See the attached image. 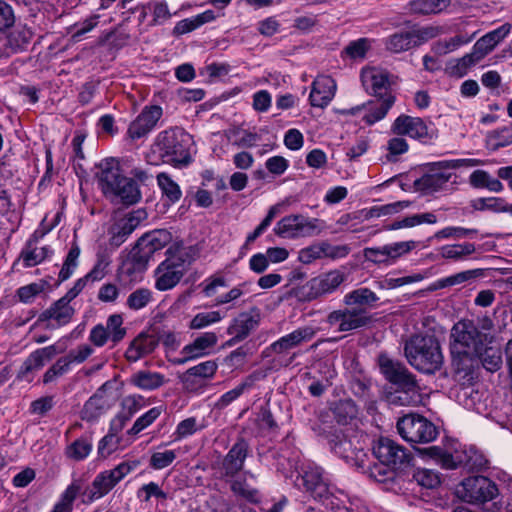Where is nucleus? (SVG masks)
I'll return each instance as SVG.
<instances>
[{
	"label": "nucleus",
	"mask_w": 512,
	"mask_h": 512,
	"mask_svg": "<svg viewBox=\"0 0 512 512\" xmlns=\"http://www.w3.org/2000/svg\"><path fill=\"white\" fill-rule=\"evenodd\" d=\"M302 485L318 501L327 508L339 512H369L363 501L358 497H349L342 491H332L323 471L318 466L309 465L301 475Z\"/></svg>",
	"instance_id": "nucleus-1"
},
{
	"label": "nucleus",
	"mask_w": 512,
	"mask_h": 512,
	"mask_svg": "<svg viewBox=\"0 0 512 512\" xmlns=\"http://www.w3.org/2000/svg\"><path fill=\"white\" fill-rule=\"evenodd\" d=\"M98 182L103 194L112 202L133 205L141 199L136 181L122 175L119 161L115 158L100 162Z\"/></svg>",
	"instance_id": "nucleus-2"
},
{
	"label": "nucleus",
	"mask_w": 512,
	"mask_h": 512,
	"mask_svg": "<svg viewBox=\"0 0 512 512\" xmlns=\"http://www.w3.org/2000/svg\"><path fill=\"white\" fill-rule=\"evenodd\" d=\"M494 336L482 333L471 320H460L454 324L450 334L453 365L458 371L469 366L473 355L480 351L481 344H492Z\"/></svg>",
	"instance_id": "nucleus-3"
},
{
	"label": "nucleus",
	"mask_w": 512,
	"mask_h": 512,
	"mask_svg": "<svg viewBox=\"0 0 512 512\" xmlns=\"http://www.w3.org/2000/svg\"><path fill=\"white\" fill-rule=\"evenodd\" d=\"M195 259L191 246L174 244L167 250V257L154 271L155 288L158 291L173 289L183 278Z\"/></svg>",
	"instance_id": "nucleus-4"
},
{
	"label": "nucleus",
	"mask_w": 512,
	"mask_h": 512,
	"mask_svg": "<svg viewBox=\"0 0 512 512\" xmlns=\"http://www.w3.org/2000/svg\"><path fill=\"white\" fill-rule=\"evenodd\" d=\"M405 355L415 369L427 374L439 370L443 363L440 345L433 336H413L405 345Z\"/></svg>",
	"instance_id": "nucleus-5"
},
{
	"label": "nucleus",
	"mask_w": 512,
	"mask_h": 512,
	"mask_svg": "<svg viewBox=\"0 0 512 512\" xmlns=\"http://www.w3.org/2000/svg\"><path fill=\"white\" fill-rule=\"evenodd\" d=\"M190 144L191 136L181 128H174L158 134L154 149L164 162L180 166L191 161Z\"/></svg>",
	"instance_id": "nucleus-6"
},
{
	"label": "nucleus",
	"mask_w": 512,
	"mask_h": 512,
	"mask_svg": "<svg viewBox=\"0 0 512 512\" xmlns=\"http://www.w3.org/2000/svg\"><path fill=\"white\" fill-rule=\"evenodd\" d=\"M139 466V461H124L113 469L100 472L90 487L82 492V502L92 503L107 495L122 479Z\"/></svg>",
	"instance_id": "nucleus-7"
},
{
	"label": "nucleus",
	"mask_w": 512,
	"mask_h": 512,
	"mask_svg": "<svg viewBox=\"0 0 512 512\" xmlns=\"http://www.w3.org/2000/svg\"><path fill=\"white\" fill-rule=\"evenodd\" d=\"M325 223L303 214H290L280 219L273 228L274 233L283 239H299L319 235Z\"/></svg>",
	"instance_id": "nucleus-8"
},
{
	"label": "nucleus",
	"mask_w": 512,
	"mask_h": 512,
	"mask_svg": "<svg viewBox=\"0 0 512 512\" xmlns=\"http://www.w3.org/2000/svg\"><path fill=\"white\" fill-rule=\"evenodd\" d=\"M399 435L412 444H426L434 441L438 435L437 427L426 417L409 413L397 421Z\"/></svg>",
	"instance_id": "nucleus-9"
},
{
	"label": "nucleus",
	"mask_w": 512,
	"mask_h": 512,
	"mask_svg": "<svg viewBox=\"0 0 512 512\" xmlns=\"http://www.w3.org/2000/svg\"><path fill=\"white\" fill-rule=\"evenodd\" d=\"M499 494L497 485L485 476L465 478L456 488V495L469 504L481 505L492 501Z\"/></svg>",
	"instance_id": "nucleus-10"
},
{
	"label": "nucleus",
	"mask_w": 512,
	"mask_h": 512,
	"mask_svg": "<svg viewBox=\"0 0 512 512\" xmlns=\"http://www.w3.org/2000/svg\"><path fill=\"white\" fill-rule=\"evenodd\" d=\"M345 276L339 270H331L307 281L295 288L293 295L302 302H309L334 292L344 281Z\"/></svg>",
	"instance_id": "nucleus-11"
},
{
	"label": "nucleus",
	"mask_w": 512,
	"mask_h": 512,
	"mask_svg": "<svg viewBox=\"0 0 512 512\" xmlns=\"http://www.w3.org/2000/svg\"><path fill=\"white\" fill-rule=\"evenodd\" d=\"M379 367L388 381L398 385L405 392L415 393L417 391L414 377L400 362L394 361L387 355L382 354L379 356Z\"/></svg>",
	"instance_id": "nucleus-12"
},
{
	"label": "nucleus",
	"mask_w": 512,
	"mask_h": 512,
	"mask_svg": "<svg viewBox=\"0 0 512 512\" xmlns=\"http://www.w3.org/2000/svg\"><path fill=\"white\" fill-rule=\"evenodd\" d=\"M396 77L380 67H366L361 71V81L365 90L380 98L388 93V89L396 83Z\"/></svg>",
	"instance_id": "nucleus-13"
},
{
	"label": "nucleus",
	"mask_w": 512,
	"mask_h": 512,
	"mask_svg": "<svg viewBox=\"0 0 512 512\" xmlns=\"http://www.w3.org/2000/svg\"><path fill=\"white\" fill-rule=\"evenodd\" d=\"M218 338L214 332H205L196 337L193 342L185 345L179 357L170 358L174 365H183L189 361L207 356L217 344Z\"/></svg>",
	"instance_id": "nucleus-14"
},
{
	"label": "nucleus",
	"mask_w": 512,
	"mask_h": 512,
	"mask_svg": "<svg viewBox=\"0 0 512 512\" xmlns=\"http://www.w3.org/2000/svg\"><path fill=\"white\" fill-rule=\"evenodd\" d=\"M373 452L381 463L392 468L401 467L410 461L408 451L390 438H380L373 447Z\"/></svg>",
	"instance_id": "nucleus-15"
},
{
	"label": "nucleus",
	"mask_w": 512,
	"mask_h": 512,
	"mask_svg": "<svg viewBox=\"0 0 512 512\" xmlns=\"http://www.w3.org/2000/svg\"><path fill=\"white\" fill-rule=\"evenodd\" d=\"M392 131L397 135H407L411 138L427 142L434 137V129L419 117L400 115L392 124Z\"/></svg>",
	"instance_id": "nucleus-16"
},
{
	"label": "nucleus",
	"mask_w": 512,
	"mask_h": 512,
	"mask_svg": "<svg viewBox=\"0 0 512 512\" xmlns=\"http://www.w3.org/2000/svg\"><path fill=\"white\" fill-rule=\"evenodd\" d=\"M469 447L456 449L453 453L443 450L441 447L432 446L419 450L421 455H426L434 459L441 467L445 469H456L459 467L466 468V460H468Z\"/></svg>",
	"instance_id": "nucleus-17"
},
{
	"label": "nucleus",
	"mask_w": 512,
	"mask_h": 512,
	"mask_svg": "<svg viewBox=\"0 0 512 512\" xmlns=\"http://www.w3.org/2000/svg\"><path fill=\"white\" fill-rule=\"evenodd\" d=\"M162 116L159 106L145 107L142 112L131 122L128 134L132 139H139L150 133Z\"/></svg>",
	"instance_id": "nucleus-18"
},
{
	"label": "nucleus",
	"mask_w": 512,
	"mask_h": 512,
	"mask_svg": "<svg viewBox=\"0 0 512 512\" xmlns=\"http://www.w3.org/2000/svg\"><path fill=\"white\" fill-rule=\"evenodd\" d=\"M336 89L337 85L333 78L326 75L318 76L312 83L310 104L313 107H326L334 98Z\"/></svg>",
	"instance_id": "nucleus-19"
},
{
	"label": "nucleus",
	"mask_w": 512,
	"mask_h": 512,
	"mask_svg": "<svg viewBox=\"0 0 512 512\" xmlns=\"http://www.w3.org/2000/svg\"><path fill=\"white\" fill-rule=\"evenodd\" d=\"M316 334V329L310 326L300 327L291 333L282 336L270 346L274 353H285L303 342L310 341Z\"/></svg>",
	"instance_id": "nucleus-20"
},
{
	"label": "nucleus",
	"mask_w": 512,
	"mask_h": 512,
	"mask_svg": "<svg viewBox=\"0 0 512 512\" xmlns=\"http://www.w3.org/2000/svg\"><path fill=\"white\" fill-rule=\"evenodd\" d=\"M441 163L442 161L433 163L429 173L420 179V184L424 189L430 191L441 190L453 176L455 177L453 168L442 167Z\"/></svg>",
	"instance_id": "nucleus-21"
},
{
	"label": "nucleus",
	"mask_w": 512,
	"mask_h": 512,
	"mask_svg": "<svg viewBox=\"0 0 512 512\" xmlns=\"http://www.w3.org/2000/svg\"><path fill=\"white\" fill-rule=\"evenodd\" d=\"M511 31L509 24H504L497 29L482 36L473 46V53L481 61L488 55L498 43H500Z\"/></svg>",
	"instance_id": "nucleus-22"
},
{
	"label": "nucleus",
	"mask_w": 512,
	"mask_h": 512,
	"mask_svg": "<svg viewBox=\"0 0 512 512\" xmlns=\"http://www.w3.org/2000/svg\"><path fill=\"white\" fill-rule=\"evenodd\" d=\"M248 455V444L244 440L237 441L225 456L222 467L225 476L234 477L242 470Z\"/></svg>",
	"instance_id": "nucleus-23"
},
{
	"label": "nucleus",
	"mask_w": 512,
	"mask_h": 512,
	"mask_svg": "<svg viewBox=\"0 0 512 512\" xmlns=\"http://www.w3.org/2000/svg\"><path fill=\"white\" fill-rule=\"evenodd\" d=\"M217 368L218 365L214 360L201 362L183 373L181 381L186 389L193 390L198 384L197 379L206 380L213 378Z\"/></svg>",
	"instance_id": "nucleus-24"
},
{
	"label": "nucleus",
	"mask_w": 512,
	"mask_h": 512,
	"mask_svg": "<svg viewBox=\"0 0 512 512\" xmlns=\"http://www.w3.org/2000/svg\"><path fill=\"white\" fill-rule=\"evenodd\" d=\"M110 407V400L105 395V391L102 387L84 404L82 409V419L93 422L105 414Z\"/></svg>",
	"instance_id": "nucleus-25"
},
{
	"label": "nucleus",
	"mask_w": 512,
	"mask_h": 512,
	"mask_svg": "<svg viewBox=\"0 0 512 512\" xmlns=\"http://www.w3.org/2000/svg\"><path fill=\"white\" fill-rule=\"evenodd\" d=\"M38 236L34 233L27 241L21 252V259L25 267H33L49 258L53 251L49 246H37Z\"/></svg>",
	"instance_id": "nucleus-26"
},
{
	"label": "nucleus",
	"mask_w": 512,
	"mask_h": 512,
	"mask_svg": "<svg viewBox=\"0 0 512 512\" xmlns=\"http://www.w3.org/2000/svg\"><path fill=\"white\" fill-rule=\"evenodd\" d=\"M57 353L55 345L35 350L22 364L20 375L26 377L27 374L41 369L45 363L51 360Z\"/></svg>",
	"instance_id": "nucleus-27"
},
{
	"label": "nucleus",
	"mask_w": 512,
	"mask_h": 512,
	"mask_svg": "<svg viewBox=\"0 0 512 512\" xmlns=\"http://www.w3.org/2000/svg\"><path fill=\"white\" fill-rule=\"evenodd\" d=\"M394 103L395 96L386 95L385 97L380 98L375 102H369L365 104L367 106V111L363 115V120L366 124L373 125L374 123L385 118Z\"/></svg>",
	"instance_id": "nucleus-28"
},
{
	"label": "nucleus",
	"mask_w": 512,
	"mask_h": 512,
	"mask_svg": "<svg viewBox=\"0 0 512 512\" xmlns=\"http://www.w3.org/2000/svg\"><path fill=\"white\" fill-rule=\"evenodd\" d=\"M70 302L64 297L60 298L42 314V317L54 321L57 326L69 323L74 315V309Z\"/></svg>",
	"instance_id": "nucleus-29"
},
{
	"label": "nucleus",
	"mask_w": 512,
	"mask_h": 512,
	"mask_svg": "<svg viewBox=\"0 0 512 512\" xmlns=\"http://www.w3.org/2000/svg\"><path fill=\"white\" fill-rule=\"evenodd\" d=\"M129 383L138 389L150 391L161 387L165 383V376L159 372L140 370L130 376Z\"/></svg>",
	"instance_id": "nucleus-30"
},
{
	"label": "nucleus",
	"mask_w": 512,
	"mask_h": 512,
	"mask_svg": "<svg viewBox=\"0 0 512 512\" xmlns=\"http://www.w3.org/2000/svg\"><path fill=\"white\" fill-rule=\"evenodd\" d=\"M156 347V341L146 335H140L132 341L126 350L125 356L128 361L136 362L142 357L152 353Z\"/></svg>",
	"instance_id": "nucleus-31"
},
{
	"label": "nucleus",
	"mask_w": 512,
	"mask_h": 512,
	"mask_svg": "<svg viewBox=\"0 0 512 512\" xmlns=\"http://www.w3.org/2000/svg\"><path fill=\"white\" fill-rule=\"evenodd\" d=\"M82 490V480L74 479L61 494L60 499L55 504L52 512H72L73 503Z\"/></svg>",
	"instance_id": "nucleus-32"
},
{
	"label": "nucleus",
	"mask_w": 512,
	"mask_h": 512,
	"mask_svg": "<svg viewBox=\"0 0 512 512\" xmlns=\"http://www.w3.org/2000/svg\"><path fill=\"white\" fill-rule=\"evenodd\" d=\"M479 350L480 351L473 355V358H479L486 370L495 372L500 369L502 365V353L499 347H494L490 344H481Z\"/></svg>",
	"instance_id": "nucleus-33"
},
{
	"label": "nucleus",
	"mask_w": 512,
	"mask_h": 512,
	"mask_svg": "<svg viewBox=\"0 0 512 512\" xmlns=\"http://www.w3.org/2000/svg\"><path fill=\"white\" fill-rule=\"evenodd\" d=\"M258 326V320L248 314L243 313L239 315L229 327V333L234 335L236 339H245L256 327Z\"/></svg>",
	"instance_id": "nucleus-34"
},
{
	"label": "nucleus",
	"mask_w": 512,
	"mask_h": 512,
	"mask_svg": "<svg viewBox=\"0 0 512 512\" xmlns=\"http://www.w3.org/2000/svg\"><path fill=\"white\" fill-rule=\"evenodd\" d=\"M133 232L132 226L127 224L122 217L115 219L108 229V242L113 248L121 246Z\"/></svg>",
	"instance_id": "nucleus-35"
},
{
	"label": "nucleus",
	"mask_w": 512,
	"mask_h": 512,
	"mask_svg": "<svg viewBox=\"0 0 512 512\" xmlns=\"http://www.w3.org/2000/svg\"><path fill=\"white\" fill-rule=\"evenodd\" d=\"M369 318L364 309H344V318L342 324L338 327L341 332L360 328L368 322Z\"/></svg>",
	"instance_id": "nucleus-36"
},
{
	"label": "nucleus",
	"mask_w": 512,
	"mask_h": 512,
	"mask_svg": "<svg viewBox=\"0 0 512 512\" xmlns=\"http://www.w3.org/2000/svg\"><path fill=\"white\" fill-rule=\"evenodd\" d=\"M379 300V297L368 288H359L347 293L344 296V303L347 306H373L375 302Z\"/></svg>",
	"instance_id": "nucleus-37"
},
{
	"label": "nucleus",
	"mask_w": 512,
	"mask_h": 512,
	"mask_svg": "<svg viewBox=\"0 0 512 512\" xmlns=\"http://www.w3.org/2000/svg\"><path fill=\"white\" fill-rule=\"evenodd\" d=\"M480 60L474 55L473 51L464 55L462 58L451 60L446 67L449 75L461 78L465 76L469 69Z\"/></svg>",
	"instance_id": "nucleus-38"
},
{
	"label": "nucleus",
	"mask_w": 512,
	"mask_h": 512,
	"mask_svg": "<svg viewBox=\"0 0 512 512\" xmlns=\"http://www.w3.org/2000/svg\"><path fill=\"white\" fill-rule=\"evenodd\" d=\"M449 4L450 0H411L409 8L418 14H436L445 10Z\"/></svg>",
	"instance_id": "nucleus-39"
},
{
	"label": "nucleus",
	"mask_w": 512,
	"mask_h": 512,
	"mask_svg": "<svg viewBox=\"0 0 512 512\" xmlns=\"http://www.w3.org/2000/svg\"><path fill=\"white\" fill-rule=\"evenodd\" d=\"M171 240V234L165 229L154 230L141 238V245L146 246L149 252L164 248Z\"/></svg>",
	"instance_id": "nucleus-40"
},
{
	"label": "nucleus",
	"mask_w": 512,
	"mask_h": 512,
	"mask_svg": "<svg viewBox=\"0 0 512 512\" xmlns=\"http://www.w3.org/2000/svg\"><path fill=\"white\" fill-rule=\"evenodd\" d=\"M386 49L392 53H401L414 47L410 31L399 32L385 40Z\"/></svg>",
	"instance_id": "nucleus-41"
},
{
	"label": "nucleus",
	"mask_w": 512,
	"mask_h": 512,
	"mask_svg": "<svg viewBox=\"0 0 512 512\" xmlns=\"http://www.w3.org/2000/svg\"><path fill=\"white\" fill-rule=\"evenodd\" d=\"M153 295L152 290L149 288H138L129 294L126 300V305L131 310H141L153 302Z\"/></svg>",
	"instance_id": "nucleus-42"
},
{
	"label": "nucleus",
	"mask_w": 512,
	"mask_h": 512,
	"mask_svg": "<svg viewBox=\"0 0 512 512\" xmlns=\"http://www.w3.org/2000/svg\"><path fill=\"white\" fill-rule=\"evenodd\" d=\"M246 477H249L251 480H255V476L253 474L245 473V479H235L232 481L231 489L235 494L240 495L251 502H256L259 499V492L247 482Z\"/></svg>",
	"instance_id": "nucleus-43"
},
{
	"label": "nucleus",
	"mask_w": 512,
	"mask_h": 512,
	"mask_svg": "<svg viewBox=\"0 0 512 512\" xmlns=\"http://www.w3.org/2000/svg\"><path fill=\"white\" fill-rule=\"evenodd\" d=\"M157 183L163 195H165L170 202L175 203L181 198L182 192L179 185L172 180L168 174H158Z\"/></svg>",
	"instance_id": "nucleus-44"
},
{
	"label": "nucleus",
	"mask_w": 512,
	"mask_h": 512,
	"mask_svg": "<svg viewBox=\"0 0 512 512\" xmlns=\"http://www.w3.org/2000/svg\"><path fill=\"white\" fill-rule=\"evenodd\" d=\"M204 428V421L199 422L195 417H188L178 423L173 436L175 437V440H182Z\"/></svg>",
	"instance_id": "nucleus-45"
},
{
	"label": "nucleus",
	"mask_w": 512,
	"mask_h": 512,
	"mask_svg": "<svg viewBox=\"0 0 512 512\" xmlns=\"http://www.w3.org/2000/svg\"><path fill=\"white\" fill-rule=\"evenodd\" d=\"M413 480L421 487L426 489L436 488L441 480L438 472L432 469L417 468L413 473Z\"/></svg>",
	"instance_id": "nucleus-46"
},
{
	"label": "nucleus",
	"mask_w": 512,
	"mask_h": 512,
	"mask_svg": "<svg viewBox=\"0 0 512 512\" xmlns=\"http://www.w3.org/2000/svg\"><path fill=\"white\" fill-rule=\"evenodd\" d=\"M91 450V441L86 438H80L66 448V456L74 461H81L89 456Z\"/></svg>",
	"instance_id": "nucleus-47"
},
{
	"label": "nucleus",
	"mask_w": 512,
	"mask_h": 512,
	"mask_svg": "<svg viewBox=\"0 0 512 512\" xmlns=\"http://www.w3.org/2000/svg\"><path fill=\"white\" fill-rule=\"evenodd\" d=\"M177 458V452L175 450L164 449L160 447L153 451L149 460V465L154 470H162L170 466Z\"/></svg>",
	"instance_id": "nucleus-48"
},
{
	"label": "nucleus",
	"mask_w": 512,
	"mask_h": 512,
	"mask_svg": "<svg viewBox=\"0 0 512 512\" xmlns=\"http://www.w3.org/2000/svg\"><path fill=\"white\" fill-rule=\"evenodd\" d=\"M162 412L163 408L161 406L151 408L137 418L133 426L128 430V433L131 435L140 433L142 430L150 426L162 414Z\"/></svg>",
	"instance_id": "nucleus-49"
},
{
	"label": "nucleus",
	"mask_w": 512,
	"mask_h": 512,
	"mask_svg": "<svg viewBox=\"0 0 512 512\" xmlns=\"http://www.w3.org/2000/svg\"><path fill=\"white\" fill-rule=\"evenodd\" d=\"M79 256L80 248L77 245L71 247L59 272V280L61 282L66 281L73 275L78 266Z\"/></svg>",
	"instance_id": "nucleus-50"
},
{
	"label": "nucleus",
	"mask_w": 512,
	"mask_h": 512,
	"mask_svg": "<svg viewBox=\"0 0 512 512\" xmlns=\"http://www.w3.org/2000/svg\"><path fill=\"white\" fill-rule=\"evenodd\" d=\"M79 256L80 248L77 245L71 247L59 272V280L61 282L66 281L73 275L78 266Z\"/></svg>",
	"instance_id": "nucleus-51"
},
{
	"label": "nucleus",
	"mask_w": 512,
	"mask_h": 512,
	"mask_svg": "<svg viewBox=\"0 0 512 512\" xmlns=\"http://www.w3.org/2000/svg\"><path fill=\"white\" fill-rule=\"evenodd\" d=\"M110 340L117 344L126 335V329L123 327V318L119 314L110 315L106 321V326Z\"/></svg>",
	"instance_id": "nucleus-52"
},
{
	"label": "nucleus",
	"mask_w": 512,
	"mask_h": 512,
	"mask_svg": "<svg viewBox=\"0 0 512 512\" xmlns=\"http://www.w3.org/2000/svg\"><path fill=\"white\" fill-rule=\"evenodd\" d=\"M223 316L219 311L201 312L196 314L189 323V328L200 330L222 320Z\"/></svg>",
	"instance_id": "nucleus-53"
},
{
	"label": "nucleus",
	"mask_w": 512,
	"mask_h": 512,
	"mask_svg": "<svg viewBox=\"0 0 512 512\" xmlns=\"http://www.w3.org/2000/svg\"><path fill=\"white\" fill-rule=\"evenodd\" d=\"M326 242L314 243L299 251L298 259L303 264H310L325 257Z\"/></svg>",
	"instance_id": "nucleus-54"
},
{
	"label": "nucleus",
	"mask_w": 512,
	"mask_h": 512,
	"mask_svg": "<svg viewBox=\"0 0 512 512\" xmlns=\"http://www.w3.org/2000/svg\"><path fill=\"white\" fill-rule=\"evenodd\" d=\"M417 242L414 240L400 241L395 243L386 244V254L389 257L390 263L395 262L398 258L408 254L416 248Z\"/></svg>",
	"instance_id": "nucleus-55"
},
{
	"label": "nucleus",
	"mask_w": 512,
	"mask_h": 512,
	"mask_svg": "<svg viewBox=\"0 0 512 512\" xmlns=\"http://www.w3.org/2000/svg\"><path fill=\"white\" fill-rule=\"evenodd\" d=\"M333 412L339 423L346 424L357 415V408L351 400H340L335 404Z\"/></svg>",
	"instance_id": "nucleus-56"
},
{
	"label": "nucleus",
	"mask_w": 512,
	"mask_h": 512,
	"mask_svg": "<svg viewBox=\"0 0 512 512\" xmlns=\"http://www.w3.org/2000/svg\"><path fill=\"white\" fill-rule=\"evenodd\" d=\"M136 495L141 502H149L153 497L158 500L167 499V493L156 482L144 484L138 489Z\"/></svg>",
	"instance_id": "nucleus-57"
},
{
	"label": "nucleus",
	"mask_w": 512,
	"mask_h": 512,
	"mask_svg": "<svg viewBox=\"0 0 512 512\" xmlns=\"http://www.w3.org/2000/svg\"><path fill=\"white\" fill-rule=\"evenodd\" d=\"M126 445H121V439L117 435L107 434L98 444V454L102 458H108L119 449H123Z\"/></svg>",
	"instance_id": "nucleus-58"
},
{
	"label": "nucleus",
	"mask_w": 512,
	"mask_h": 512,
	"mask_svg": "<svg viewBox=\"0 0 512 512\" xmlns=\"http://www.w3.org/2000/svg\"><path fill=\"white\" fill-rule=\"evenodd\" d=\"M153 14V24L160 25L171 18L168 4L165 0H155L147 4Z\"/></svg>",
	"instance_id": "nucleus-59"
},
{
	"label": "nucleus",
	"mask_w": 512,
	"mask_h": 512,
	"mask_svg": "<svg viewBox=\"0 0 512 512\" xmlns=\"http://www.w3.org/2000/svg\"><path fill=\"white\" fill-rule=\"evenodd\" d=\"M32 32L27 27H17L8 35V43L14 50L22 49L29 43Z\"/></svg>",
	"instance_id": "nucleus-60"
},
{
	"label": "nucleus",
	"mask_w": 512,
	"mask_h": 512,
	"mask_svg": "<svg viewBox=\"0 0 512 512\" xmlns=\"http://www.w3.org/2000/svg\"><path fill=\"white\" fill-rule=\"evenodd\" d=\"M471 40H472V37L456 35L454 37H451L448 40L439 42L435 47V51L438 54H447V53L455 51L462 45L468 44L469 42H471Z\"/></svg>",
	"instance_id": "nucleus-61"
},
{
	"label": "nucleus",
	"mask_w": 512,
	"mask_h": 512,
	"mask_svg": "<svg viewBox=\"0 0 512 512\" xmlns=\"http://www.w3.org/2000/svg\"><path fill=\"white\" fill-rule=\"evenodd\" d=\"M477 230L475 229H467L463 227H454L449 226L445 227L439 231H437L434 235L436 239H447V238H454V239H461L464 237L471 236L473 234H476Z\"/></svg>",
	"instance_id": "nucleus-62"
},
{
	"label": "nucleus",
	"mask_w": 512,
	"mask_h": 512,
	"mask_svg": "<svg viewBox=\"0 0 512 512\" xmlns=\"http://www.w3.org/2000/svg\"><path fill=\"white\" fill-rule=\"evenodd\" d=\"M468 460H466V469L482 470L487 467L488 460L485 455L475 447H469Z\"/></svg>",
	"instance_id": "nucleus-63"
},
{
	"label": "nucleus",
	"mask_w": 512,
	"mask_h": 512,
	"mask_svg": "<svg viewBox=\"0 0 512 512\" xmlns=\"http://www.w3.org/2000/svg\"><path fill=\"white\" fill-rule=\"evenodd\" d=\"M491 139L495 141L496 148L512 144V124L495 130L491 134Z\"/></svg>",
	"instance_id": "nucleus-64"
}]
</instances>
